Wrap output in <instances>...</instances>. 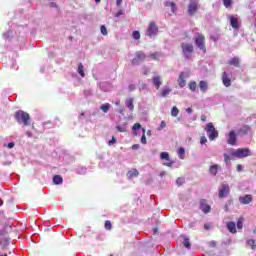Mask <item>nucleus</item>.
<instances>
[{"instance_id":"obj_10","label":"nucleus","mask_w":256,"mask_h":256,"mask_svg":"<svg viewBox=\"0 0 256 256\" xmlns=\"http://www.w3.org/2000/svg\"><path fill=\"white\" fill-rule=\"evenodd\" d=\"M185 79H189V72H181L178 78V84L181 89L187 85V81Z\"/></svg>"},{"instance_id":"obj_52","label":"nucleus","mask_w":256,"mask_h":256,"mask_svg":"<svg viewBox=\"0 0 256 256\" xmlns=\"http://www.w3.org/2000/svg\"><path fill=\"white\" fill-rule=\"evenodd\" d=\"M128 89H129V91H135V85L134 84H130L128 86Z\"/></svg>"},{"instance_id":"obj_13","label":"nucleus","mask_w":256,"mask_h":256,"mask_svg":"<svg viewBox=\"0 0 256 256\" xmlns=\"http://www.w3.org/2000/svg\"><path fill=\"white\" fill-rule=\"evenodd\" d=\"M232 29H239V18L233 15L228 16Z\"/></svg>"},{"instance_id":"obj_40","label":"nucleus","mask_w":256,"mask_h":256,"mask_svg":"<svg viewBox=\"0 0 256 256\" xmlns=\"http://www.w3.org/2000/svg\"><path fill=\"white\" fill-rule=\"evenodd\" d=\"M236 227L237 229H243V218L238 219Z\"/></svg>"},{"instance_id":"obj_16","label":"nucleus","mask_w":256,"mask_h":256,"mask_svg":"<svg viewBox=\"0 0 256 256\" xmlns=\"http://www.w3.org/2000/svg\"><path fill=\"white\" fill-rule=\"evenodd\" d=\"M147 59V55L143 51H138L136 52V55L133 59L134 62H139V61H145Z\"/></svg>"},{"instance_id":"obj_18","label":"nucleus","mask_w":256,"mask_h":256,"mask_svg":"<svg viewBox=\"0 0 256 256\" xmlns=\"http://www.w3.org/2000/svg\"><path fill=\"white\" fill-rule=\"evenodd\" d=\"M152 82L156 89H159V87H161V85L163 84V82L161 81V76H154L152 78Z\"/></svg>"},{"instance_id":"obj_9","label":"nucleus","mask_w":256,"mask_h":256,"mask_svg":"<svg viewBox=\"0 0 256 256\" xmlns=\"http://www.w3.org/2000/svg\"><path fill=\"white\" fill-rule=\"evenodd\" d=\"M160 159L162 161H166L163 163V165L165 167H173V162H172L171 158L169 157V152H162L160 154Z\"/></svg>"},{"instance_id":"obj_48","label":"nucleus","mask_w":256,"mask_h":256,"mask_svg":"<svg viewBox=\"0 0 256 256\" xmlns=\"http://www.w3.org/2000/svg\"><path fill=\"white\" fill-rule=\"evenodd\" d=\"M117 143V139L115 137H112V139L108 142V145H115Z\"/></svg>"},{"instance_id":"obj_63","label":"nucleus","mask_w":256,"mask_h":256,"mask_svg":"<svg viewBox=\"0 0 256 256\" xmlns=\"http://www.w3.org/2000/svg\"><path fill=\"white\" fill-rule=\"evenodd\" d=\"M28 137H32L31 132H27Z\"/></svg>"},{"instance_id":"obj_41","label":"nucleus","mask_w":256,"mask_h":256,"mask_svg":"<svg viewBox=\"0 0 256 256\" xmlns=\"http://www.w3.org/2000/svg\"><path fill=\"white\" fill-rule=\"evenodd\" d=\"M183 245L186 247V249H190L191 243L189 242V238L184 239Z\"/></svg>"},{"instance_id":"obj_30","label":"nucleus","mask_w":256,"mask_h":256,"mask_svg":"<svg viewBox=\"0 0 256 256\" xmlns=\"http://www.w3.org/2000/svg\"><path fill=\"white\" fill-rule=\"evenodd\" d=\"M178 157L179 159H185V148L181 147L178 149Z\"/></svg>"},{"instance_id":"obj_22","label":"nucleus","mask_w":256,"mask_h":256,"mask_svg":"<svg viewBox=\"0 0 256 256\" xmlns=\"http://www.w3.org/2000/svg\"><path fill=\"white\" fill-rule=\"evenodd\" d=\"M139 175V171L137 169L130 170L127 173L128 179H133V177H137Z\"/></svg>"},{"instance_id":"obj_53","label":"nucleus","mask_w":256,"mask_h":256,"mask_svg":"<svg viewBox=\"0 0 256 256\" xmlns=\"http://www.w3.org/2000/svg\"><path fill=\"white\" fill-rule=\"evenodd\" d=\"M139 144H134V145H132V149L134 150V151H136L137 149H139Z\"/></svg>"},{"instance_id":"obj_21","label":"nucleus","mask_w":256,"mask_h":256,"mask_svg":"<svg viewBox=\"0 0 256 256\" xmlns=\"http://www.w3.org/2000/svg\"><path fill=\"white\" fill-rule=\"evenodd\" d=\"M133 98H128L125 101V105L126 107L129 109V111H133V109H135V106L133 105Z\"/></svg>"},{"instance_id":"obj_58","label":"nucleus","mask_w":256,"mask_h":256,"mask_svg":"<svg viewBox=\"0 0 256 256\" xmlns=\"http://www.w3.org/2000/svg\"><path fill=\"white\" fill-rule=\"evenodd\" d=\"M120 15H123V11L122 10L118 11V13L115 14V17H119Z\"/></svg>"},{"instance_id":"obj_62","label":"nucleus","mask_w":256,"mask_h":256,"mask_svg":"<svg viewBox=\"0 0 256 256\" xmlns=\"http://www.w3.org/2000/svg\"><path fill=\"white\" fill-rule=\"evenodd\" d=\"M3 205V199H0V207Z\"/></svg>"},{"instance_id":"obj_38","label":"nucleus","mask_w":256,"mask_h":256,"mask_svg":"<svg viewBox=\"0 0 256 256\" xmlns=\"http://www.w3.org/2000/svg\"><path fill=\"white\" fill-rule=\"evenodd\" d=\"M247 245H249V247H252V249H255V247H256V241L253 240V239H249V240L247 241Z\"/></svg>"},{"instance_id":"obj_57","label":"nucleus","mask_w":256,"mask_h":256,"mask_svg":"<svg viewBox=\"0 0 256 256\" xmlns=\"http://www.w3.org/2000/svg\"><path fill=\"white\" fill-rule=\"evenodd\" d=\"M201 121H203V122L207 121V116L206 115H202L201 116Z\"/></svg>"},{"instance_id":"obj_32","label":"nucleus","mask_w":256,"mask_h":256,"mask_svg":"<svg viewBox=\"0 0 256 256\" xmlns=\"http://www.w3.org/2000/svg\"><path fill=\"white\" fill-rule=\"evenodd\" d=\"M148 57L153 61H157L161 57V54L156 52V53L150 54Z\"/></svg>"},{"instance_id":"obj_36","label":"nucleus","mask_w":256,"mask_h":256,"mask_svg":"<svg viewBox=\"0 0 256 256\" xmlns=\"http://www.w3.org/2000/svg\"><path fill=\"white\" fill-rule=\"evenodd\" d=\"M132 37L133 39H135L136 41H139V39H141V33H139V31H134L132 33Z\"/></svg>"},{"instance_id":"obj_19","label":"nucleus","mask_w":256,"mask_h":256,"mask_svg":"<svg viewBox=\"0 0 256 256\" xmlns=\"http://www.w3.org/2000/svg\"><path fill=\"white\" fill-rule=\"evenodd\" d=\"M226 227L230 233H237V225L235 222H228Z\"/></svg>"},{"instance_id":"obj_7","label":"nucleus","mask_w":256,"mask_h":256,"mask_svg":"<svg viewBox=\"0 0 256 256\" xmlns=\"http://www.w3.org/2000/svg\"><path fill=\"white\" fill-rule=\"evenodd\" d=\"M157 31H159L157 24H155V22H150V24L146 30V35L148 37H155V35H157Z\"/></svg>"},{"instance_id":"obj_17","label":"nucleus","mask_w":256,"mask_h":256,"mask_svg":"<svg viewBox=\"0 0 256 256\" xmlns=\"http://www.w3.org/2000/svg\"><path fill=\"white\" fill-rule=\"evenodd\" d=\"M250 131H251V128L249 126H242L238 130L237 135H239V137H243V135H247Z\"/></svg>"},{"instance_id":"obj_60","label":"nucleus","mask_w":256,"mask_h":256,"mask_svg":"<svg viewBox=\"0 0 256 256\" xmlns=\"http://www.w3.org/2000/svg\"><path fill=\"white\" fill-rule=\"evenodd\" d=\"M224 211H226V212L229 211V205L226 204V205L224 206Z\"/></svg>"},{"instance_id":"obj_11","label":"nucleus","mask_w":256,"mask_h":256,"mask_svg":"<svg viewBox=\"0 0 256 256\" xmlns=\"http://www.w3.org/2000/svg\"><path fill=\"white\" fill-rule=\"evenodd\" d=\"M229 192H230L229 184H222L219 189L218 195H219L220 199H223V198L227 197V195H229Z\"/></svg>"},{"instance_id":"obj_23","label":"nucleus","mask_w":256,"mask_h":256,"mask_svg":"<svg viewBox=\"0 0 256 256\" xmlns=\"http://www.w3.org/2000/svg\"><path fill=\"white\" fill-rule=\"evenodd\" d=\"M199 87H200V91H202V93H205L209 89V86L207 85V82H205V81H200Z\"/></svg>"},{"instance_id":"obj_35","label":"nucleus","mask_w":256,"mask_h":256,"mask_svg":"<svg viewBox=\"0 0 256 256\" xmlns=\"http://www.w3.org/2000/svg\"><path fill=\"white\" fill-rule=\"evenodd\" d=\"M223 5L226 7V9H229V7L233 5V0H223Z\"/></svg>"},{"instance_id":"obj_45","label":"nucleus","mask_w":256,"mask_h":256,"mask_svg":"<svg viewBox=\"0 0 256 256\" xmlns=\"http://www.w3.org/2000/svg\"><path fill=\"white\" fill-rule=\"evenodd\" d=\"M111 227H112L111 221L107 220L105 222V229H107V231H111Z\"/></svg>"},{"instance_id":"obj_44","label":"nucleus","mask_w":256,"mask_h":256,"mask_svg":"<svg viewBox=\"0 0 256 256\" xmlns=\"http://www.w3.org/2000/svg\"><path fill=\"white\" fill-rule=\"evenodd\" d=\"M100 31H101V33H102V35H107V27H105V25H102L101 27H100Z\"/></svg>"},{"instance_id":"obj_28","label":"nucleus","mask_w":256,"mask_h":256,"mask_svg":"<svg viewBox=\"0 0 256 256\" xmlns=\"http://www.w3.org/2000/svg\"><path fill=\"white\" fill-rule=\"evenodd\" d=\"M101 111H103V113H108L109 109H111V104L106 103V104H102L100 106Z\"/></svg>"},{"instance_id":"obj_39","label":"nucleus","mask_w":256,"mask_h":256,"mask_svg":"<svg viewBox=\"0 0 256 256\" xmlns=\"http://www.w3.org/2000/svg\"><path fill=\"white\" fill-rule=\"evenodd\" d=\"M224 161L226 165H229V163H231V154H224Z\"/></svg>"},{"instance_id":"obj_14","label":"nucleus","mask_w":256,"mask_h":256,"mask_svg":"<svg viewBox=\"0 0 256 256\" xmlns=\"http://www.w3.org/2000/svg\"><path fill=\"white\" fill-rule=\"evenodd\" d=\"M200 209L203 211L205 214L211 212V206L207 204V200H201L200 201Z\"/></svg>"},{"instance_id":"obj_64","label":"nucleus","mask_w":256,"mask_h":256,"mask_svg":"<svg viewBox=\"0 0 256 256\" xmlns=\"http://www.w3.org/2000/svg\"><path fill=\"white\" fill-rule=\"evenodd\" d=\"M120 103H121L120 101H117V102L115 103V105H120Z\"/></svg>"},{"instance_id":"obj_12","label":"nucleus","mask_w":256,"mask_h":256,"mask_svg":"<svg viewBox=\"0 0 256 256\" xmlns=\"http://www.w3.org/2000/svg\"><path fill=\"white\" fill-rule=\"evenodd\" d=\"M222 82L225 87H231V73L224 71L222 76Z\"/></svg>"},{"instance_id":"obj_61","label":"nucleus","mask_w":256,"mask_h":256,"mask_svg":"<svg viewBox=\"0 0 256 256\" xmlns=\"http://www.w3.org/2000/svg\"><path fill=\"white\" fill-rule=\"evenodd\" d=\"M165 175H166V172H165V171L160 172V177H165Z\"/></svg>"},{"instance_id":"obj_24","label":"nucleus","mask_w":256,"mask_h":256,"mask_svg":"<svg viewBox=\"0 0 256 256\" xmlns=\"http://www.w3.org/2000/svg\"><path fill=\"white\" fill-rule=\"evenodd\" d=\"M117 131H119V133H126L127 131V123L121 124V125H117L116 126Z\"/></svg>"},{"instance_id":"obj_43","label":"nucleus","mask_w":256,"mask_h":256,"mask_svg":"<svg viewBox=\"0 0 256 256\" xmlns=\"http://www.w3.org/2000/svg\"><path fill=\"white\" fill-rule=\"evenodd\" d=\"M167 127V123L165 121H162L160 123V126L158 127V131H162V129H165Z\"/></svg>"},{"instance_id":"obj_51","label":"nucleus","mask_w":256,"mask_h":256,"mask_svg":"<svg viewBox=\"0 0 256 256\" xmlns=\"http://www.w3.org/2000/svg\"><path fill=\"white\" fill-rule=\"evenodd\" d=\"M8 149H13V147H15V143L14 142H10L7 144Z\"/></svg>"},{"instance_id":"obj_25","label":"nucleus","mask_w":256,"mask_h":256,"mask_svg":"<svg viewBox=\"0 0 256 256\" xmlns=\"http://www.w3.org/2000/svg\"><path fill=\"white\" fill-rule=\"evenodd\" d=\"M166 7H171L172 13H175V11H177V4H175V2H166Z\"/></svg>"},{"instance_id":"obj_42","label":"nucleus","mask_w":256,"mask_h":256,"mask_svg":"<svg viewBox=\"0 0 256 256\" xmlns=\"http://www.w3.org/2000/svg\"><path fill=\"white\" fill-rule=\"evenodd\" d=\"M139 129H141L140 123H135L132 127V131H139Z\"/></svg>"},{"instance_id":"obj_47","label":"nucleus","mask_w":256,"mask_h":256,"mask_svg":"<svg viewBox=\"0 0 256 256\" xmlns=\"http://www.w3.org/2000/svg\"><path fill=\"white\" fill-rule=\"evenodd\" d=\"M200 143H201V145H205V143H207V137L202 136L200 139Z\"/></svg>"},{"instance_id":"obj_26","label":"nucleus","mask_w":256,"mask_h":256,"mask_svg":"<svg viewBox=\"0 0 256 256\" xmlns=\"http://www.w3.org/2000/svg\"><path fill=\"white\" fill-rule=\"evenodd\" d=\"M171 93V88L169 87H164L160 93V97H167Z\"/></svg>"},{"instance_id":"obj_50","label":"nucleus","mask_w":256,"mask_h":256,"mask_svg":"<svg viewBox=\"0 0 256 256\" xmlns=\"http://www.w3.org/2000/svg\"><path fill=\"white\" fill-rule=\"evenodd\" d=\"M236 169H237L238 173H241V171H243V165L238 164Z\"/></svg>"},{"instance_id":"obj_20","label":"nucleus","mask_w":256,"mask_h":256,"mask_svg":"<svg viewBox=\"0 0 256 256\" xmlns=\"http://www.w3.org/2000/svg\"><path fill=\"white\" fill-rule=\"evenodd\" d=\"M218 171H219V165L217 164H213L209 167V173L210 175H213V177L217 175Z\"/></svg>"},{"instance_id":"obj_1","label":"nucleus","mask_w":256,"mask_h":256,"mask_svg":"<svg viewBox=\"0 0 256 256\" xmlns=\"http://www.w3.org/2000/svg\"><path fill=\"white\" fill-rule=\"evenodd\" d=\"M231 157H235L236 159H245V157H251L253 155L251 153V149L249 148H238L236 150H232L230 152Z\"/></svg>"},{"instance_id":"obj_54","label":"nucleus","mask_w":256,"mask_h":256,"mask_svg":"<svg viewBox=\"0 0 256 256\" xmlns=\"http://www.w3.org/2000/svg\"><path fill=\"white\" fill-rule=\"evenodd\" d=\"M123 0H116V5L117 7H120V5H122Z\"/></svg>"},{"instance_id":"obj_46","label":"nucleus","mask_w":256,"mask_h":256,"mask_svg":"<svg viewBox=\"0 0 256 256\" xmlns=\"http://www.w3.org/2000/svg\"><path fill=\"white\" fill-rule=\"evenodd\" d=\"M176 183H177V185L181 186L183 183H185V179L177 178Z\"/></svg>"},{"instance_id":"obj_55","label":"nucleus","mask_w":256,"mask_h":256,"mask_svg":"<svg viewBox=\"0 0 256 256\" xmlns=\"http://www.w3.org/2000/svg\"><path fill=\"white\" fill-rule=\"evenodd\" d=\"M209 245H210L211 247H215V246L217 245V243H216L215 241H211V242H209Z\"/></svg>"},{"instance_id":"obj_33","label":"nucleus","mask_w":256,"mask_h":256,"mask_svg":"<svg viewBox=\"0 0 256 256\" xmlns=\"http://www.w3.org/2000/svg\"><path fill=\"white\" fill-rule=\"evenodd\" d=\"M172 117H177L179 115V108L177 106H174L171 110Z\"/></svg>"},{"instance_id":"obj_56","label":"nucleus","mask_w":256,"mask_h":256,"mask_svg":"<svg viewBox=\"0 0 256 256\" xmlns=\"http://www.w3.org/2000/svg\"><path fill=\"white\" fill-rule=\"evenodd\" d=\"M189 229H193V227H195V222H191L189 225H188Z\"/></svg>"},{"instance_id":"obj_4","label":"nucleus","mask_w":256,"mask_h":256,"mask_svg":"<svg viewBox=\"0 0 256 256\" xmlns=\"http://www.w3.org/2000/svg\"><path fill=\"white\" fill-rule=\"evenodd\" d=\"M181 49H182L183 57H185V59H191V55L195 53V47L193 46V44H190V43H185V42L182 43Z\"/></svg>"},{"instance_id":"obj_3","label":"nucleus","mask_w":256,"mask_h":256,"mask_svg":"<svg viewBox=\"0 0 256 256\" xmlns=\"http://www.w3.org/2000/svg\"><path fill=\"white\" fill-rule=\"evenodd\" d=\"M15 119L20 125L23 124L24 127H27V125H29V119H31V116H29V113L19 110L15 113Z\"/></svg>"},{"instance_id":"obj_29","label":"nucleus","mask_w":256,"mask_h":256,"mask_svg":"<svg viewBox=\"0 0 256 256\" xmlns=\"http://www.w3.org/2000/svg\"><path fill=\"white\" fill-rule=\"evenodd\" d=\"M188 87H189L190 91H192V92L197 91V82H195V81L189 82Z\"/></svg>"},{"instance_id":"obj_49","label":"nucleus","mask_w":256,"mask_h":256,"mask_svg":"<svg viewBox=\"0 0 256 256\" xmlns=\"http://www.w3.org/2000/svg\"><path fill=\"white\" fill-rule=\"evenodd\" d=\"M204 229H205L206 231H209V229H211V224H210V223L204 224Z\"/></svg>"},{"instance_id":"obj_31","label":"nucleus","mask_w":256,"mask_h":256,"mask_svg":"<svg viewBox=\"0 0 256 256\" xmlns=\"http://www.w3.org/2000/svg\"><path fill=\"white\" fill-rule=\"evenodd\" d=\"M239 63H241V60L237 57H234L229 61V65H239Z\"/></svg>"},{"instance_id":"obj_27","label":"nucleus","mask_w":256,"mask_h":256,"mask_svg":"<svg viewBox=\"0 0 256 256\" xmlns=\"http://www.w3.org/2000/svg\"><path fill=\"white\" fill-rule=\"evenodd\" d=\"M53 183L54 185H61V183H63V178L59 175H56L53 177Z\"/></svg>"},{"instance_id":"obj_34","label":"nucleus","mask_w":256,"mask_h":256,"mask_svg":"<svg viewBox=\"0 0 256 256\" xmlns=\"http://www.w3.org/2000/svg\"><path fill=\"white\" fill-rule=\"evenodd\" d=\"M141 143H142L143 145H147V137H145V128H142Z\"/></svg>"},{"instance_id":"obj_8","label":"nucleus","mask_w":256,"mask_h":256,"mask_svg":"<svg viewBox=\"0 0 256 256\" xmlns=\"http://www.w3.org/2000/svg\"><path fill=\"white\" fill-rule=\"evenodd\" d=\"M228 145H237V132L235 130L230 131L226 135Z\"/></svg>"},{"instance_id":"obj_2","label":"nucleus","mask_w":256,"mask_h":256,"mask_svg":"<svg viewBox=\"0 0 256 256\" xmlns=\"http://www.w3.org/2000/svg\"><path fill=\"white\" fill-rule=\"evenodd\" d=\"M194 45H196V47L202 51V53H207V46L205 45V35L201 34V33H197L194 36Z\"/></svg>"},{"instance_id":"obj_59","label":"nucleus","mask_w":256,"mask_h":256,"mask_svg":"<svg viewBox=\"0 0 256 256\" xmlns=\"http://www.w3.org/2000/svg\"><path fill=\"white\" fill-rule=\"evenodd\" d=\"M186 112L189 113V114H191V113H193V109L187 108V109H186Z\"/></svg>"},{"instance_id":"obj_6","label":"nucleus","mask_w":256,"mask_h":256,"mask_svg":"<svg viewBox=\"0 0 256 256\" xmlns=\"http://www.w3.org/2000/svg\"><path fill=\"white\" fill-rule=\"evenodd\" d=\"M198 9H199V2L197 0H190L188 5V15L193 17V15L197 13Z\"/></svg>"},{"instance_id":"obj_37","label":"nucleus","mask_w":256,"mask_h":256,"mask_svg":"<svg viewBox=\"0 0 256 256\" xmlns=\"http://www.w3.org/2000/svg\"><path fill=\"white\" fill-rule=\"evenodd\" d=\"M78 73L81 75V77H85V68L83 65L78 66Z\"/></svg>"},{"instance_id":"obj_15","label":"nucleus","mask_w":256,"mask_h":256,"mask_svg":"<svg viewBox=\"0 0 256 256\" xmlns=\"http://www.w3.org/2000/svg\"><path fill=\"white\" fill-rule=\"evenodd\" d=\"M239 201L242 205H249V203L253 201V197L250 194H247L245 196H240Z\"/></svg>"},{"instance_id":"obj_5","label":"nucleus","mask_w":256,"mask_h":256,"mask_svg":"<svg viewBox=\"0 0 256 256\" xmlns=\"http://www.w3.org/2000/svg\"><path fill=\"white\" fill-rule=\"evenodd\" d=\"M205 131H206L210 141H215V139H217V137H219V131H217V129H215V126H213V123H211V122H209L206 125Z\"/></svg>"}]
</instances>
